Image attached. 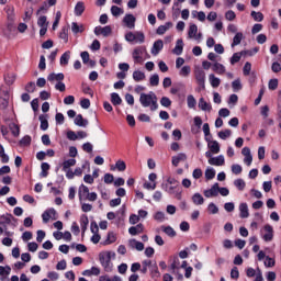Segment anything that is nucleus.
I'll list each match as a JSON object with an SVG mask.
<instances>
[{"label": "nucleus", "mask_w": 281, "mask_h": 281, "mask_svg": "<svg viewBox=\"0 0 281 281\" xmlns=\"http://www.w3.org/2000/svg\"><path fill=\"white\" fill-rule=\"evenodd\" d=\"M125 41H127V43H144V41H146V36L144 35L143 32H127L125 34Z\"/></svg>", "instance_id": "obj_5"}, {"label": "nucleus", "mask_w": 281, "mask_h": 281, "mask_svg": "<svg viewBox=\"0 0 281 281\" xmlns=\"http://www.w3.org/2000/svg\"><path fill=\"white\" fill-rule=\"evenodd\" d=\"M161 49H164V41L161 40H157L156 42H154L153 47H151V55L153 56H158L159 52H161Z\"/></svg>", "instance_id": "obj_16"}, {"label": "nucleus", "mask_w": 281, "mask_h": 281, "mask_svg": "<svg viewBox=\"0 0 281 281\" xmlns=\"http://www.w3.org/2000/svg\"><path fill=\"white\" fill-rule=\"evenodd\" d=\"M14 30H15L14 21H8L7 27L3 30V34L7 37H10V35L12 34V32H14Z\"/></svg>", "instance_id": "obj_31"}, {"label": "nucleus", "mask_w": 281, "mask_h": 281, "mask_svg": "<svg viewBox=\"0 0 281 281\" xmlns=\"http://www.w3.org/2000/svg\"><path fill=\"white\" fill-rule=\"evenodd\" d=\"M261 238L265 243H271L273 240V226L266 224L261 231Z\"/></svg>", "instance_id": "obj_7"}, {"label": "nucleus", "mask_w": 281, "mask_h": 281, "mask_svg": "<svg viewBox=\"0 0 281 281\" xmlns=\"http://www.w3.org/2000/svg\"><path fill=\"white\" fill-rule=\"evenodd\" d=\"M4 10L7 12L8 21H14V19H15L14 7H5Z\"/></svg>", "instance_id": "obj_45"}, {"label": "nucleus", "mask_w": 281, "mask_h": 281, "mask_svg": "<svg viewBox=\"0 0 281 281\" xmlns=\"http://www.w3.org/2000/svg\"><path fill=\"white\" fill-rule=\"evenodd\" d=\"M80 225L82 232H87V226L89 225V217L87 215H82L80 217Z\"/></svg>", "instance_id": "obj_50"}, {"label": "nucleus", "mask_w": 281, "mask_h": 281, "mask_svg": "<svg viewBox=\"0 0 281 281\" xmlns=\"http://www.w3.org/2000/svg\"><path fill=\"white\" fill-rule=\"evenodd\" d=\"M188 159V156L184 153H180L177 156L172 157L171 164L177 168L181 161H186Z\"/></svg>", "instance_id": "obj_21"}, {"label": "nucleus", "mask_w": 281, "mask_h": 281, "mask_svg": "<svg viewBox=\"0 0 281 281\" xmlns=\"http://www.w3.org/2000/svg\"><path fill=\"white\" fill-rule=\"evenodd\" d=\"M179 265H180L179 259L176 258L170 266V270H171V273H175L178 276V278L183 279V274H179Z\"/></svg>", "instance_id": "obj_29"}, {"label": "nucleus", "mask_w": 281, "mask_h": 281, "mask_svg": "<svg viewBox=\"0 0 281 281\" xmlns=\"http://www.w3.org/2000/svg\"><path fill=\"white\" fill-rule=\"evenodd\" d=\"M212 69L215 71V74H218V76H223V74L226 71L225 67L221 63H215Z\"/></svg>", "instance_id": "obj_37"}, {"label": "nucleus", "mask_w": 281, "mask_h": 281, "mask_svg": "<svg viewBox=\"0 0 281 281\" xmlns=\"http://www.w3.org/2000/svg\"><path fill=\"white\" fill-rule=\"evenodd\" d=\"M232 172L233 175H240L243 172V166L238 164L232 165Z\"/></svg>", "instance_id": "obj_62"}, {"label": "nucleus", "mask_w": 281, "mask_h": 281, "mask_svg": "<svg viewBox=\"0 0 281 281\" xmlns=\"http://www.w3.org/2000/svg\"><path fill=\"white\" fill-rule=\"evenodd\" d=\"M199 26L196 24H190L189 31H188V37L194 38V41H201L203 38V34L199 33Z\"/></svg>", "instance_id": "obj_10"}, {"label": "nucleus", "mask_w": 281, "mask_h": 281, "mask_svg": "<svg viewBox=\"0 0 281 281\" xmlns=\"http://www.w3.org/2000/svg\"><path fill=\"white\" fill-rule=\"evenodd\" d=\"M198 106L201 111H212V103H207L204 98L199 99Z\"/></svg>", "instance_id": "obj_23"}, {"label": "nucleus", "mask_w": 281, "mask_h": 281, "mask_svg": "<svg viewBox=\"0 0 281 281\" xmlns=\"http://www.w3.org/2000/svg\"><path fill=\"white\" fill-rule=\"evenodd\" d=\"M50 166L47 162H42L41 165V177H47L49 173L47 172L49 170Z\"/></svg>", "instance_id": "obj_54"}, {"label": "nucleus", "mask_w": 281, "mask_h": 281, "mask_svg": "<svg viewBox=\"0 0 281 281\" xmlns=\"http://www.w3.org/2000/svg\"><path fill=\"white\" fill-rule=\"evenodd\" d=\"M187 104L189 109H194L196 106V99H194V95L189 94L187 98Z\"/></svg>", "instance_id": "obj_52"}, {"label": "nucleus", "mask_w": 281, "mask_h": 281, "mask_svg": "<svg viewBox=\"0 0 281 281\" xmlns=\"http://www.w3.org/2000/svg\"><path fill=\"white\" fill-rule=\"evenodd\" d=\"M71 32H72V34H75V36L78 34H82V32H85V25L79 24L77 22H72L71 23Z\"/></svg>", "instance_id": "obj_24"}, {"label": "nucleus", "mask_w": 281, "mask_h": 281, "mask_svg": "<svg viewBox=\"0 0 281 281\" xmlns=\"http://www.w3.org/2000/svg\"><path fill=\"white\" fill-rule=\"evenodd\" d=\"M149 85L151 87H159V75L155 74L149 78Z\"/></svg>", "instance_id": "obj_57"}, {"label": "nucleus", "mask_w": 281, "mask_h": 281, "mask_svg": "<svg viewBox=\"0 0 281 281\" xmlns=\"http://www.w3.org/2000/svg\"><path fill=\"white\" fill-rule=\"evenodd\" d=\"M194 77L200 87V91H205V71H203V69H196L194 70Z\"/></svg>", "instance_id": "obj_8"}, {"label": "nucleus", "mask_w": 281, "mask_h": 281, "mask_svg": "<svg viewBox=\"0 0 281 281\" xmlns=\"http://www.w3.org/2000/svg\"><path fill=\"white\" fill-rule=\"evenodd\" d=\"M85 12V2L79 1L75 5V15L76 16H82V13Z\"/></svg>", "instance_id": "obj_35"}, {"label": "nucleus", "mask_w": 281, "mask_h": 281, "mask_svg": "<svg viewBox=\"0 0 281 281\" xmlns=\"http://www.w3.org/2000/svg\"><path fill=\"white\" fill-rule=\"evenodd\" d=\"M74 122L76 126H80L81 128H87V126H89V120L82 117V114H78Z\"/></svg>", "instance_id": "obj_19"}, {"label": "nucleus", "mask_w": 281, "mask_h": 281, "mask_svg": "<svg viewBox=\"0 0 281 281\" xmlns=\"http://www.w3.org/2000/svg\"><path fill=\"white\" fill-rule=\"evenodd\" d=\"M70 58H71V52L69 50L65 52L59 59L60 65H69Z\"/></svg>", "instance_id": "obj_43"}, {"label": "nucleus", "mask_w": 281, "mask_h": 281, "mask_svg": "<svg viewBox=\"0 0 281 281\" xmlns=\"http://www.w3.org/2000/svg\"><path fill=\"white\" fill-rule=\"evenodd\" d=\"M53 218V221H56V210L55 209H48L44 211L42 214V221L43 223H49V220Z\"/></svg>", "instance_id": "obj_13"}, {"label": "nucleus", "mask_w": 281, "mask_h": 281, "mask_svg": "<svg viewBox=\"0 0 281 281\" xmlns=\"http://www.w3.org/2000/svg\"><path fill=\"white\" fill-rule=\"evenodd\" d=\"M78 198H79V203H82L85 201L94 202V201H98V193L89 192V187L85 184H80L78 189Z\"/></svg>", "instance_id": "obj_2"}, {"label": "nucleus", "mask_w": 281, "mask_h": 281, "mask_svg": "<svg viewBox=\"0 0 281 281\" xmlns=\"http://www.w3.org/2000/svg\"><path fill=\"white\" fill-rule=\"evenodd\" d=\"M59 38L64 41L65 43H69V27L64 26L59 33Z\"/></svg>", "instance_id": "obj_34"}, {"label": "nucleus", "mask_w": 281, "mask_h": 281, "mask_svg": "<svg viewBox=\"0 0 281 281\" xmlns=\"http://www.w3.org/2000/svg\"><path fill=\"white\" fill-rule=\"evenodd\" d=\"M117 240V237L113 233H108L106 239L104 241V245H113Z\"/></svg>", "instance_id": "obj_53"}, {"label": "nucleus", "mask_w": 281, "mask_h": 281, "mask_svg": "<svg viewBox=\"0 0 281 281\" xmlns=\"http://www.w3.org/2000/svg\"><path fill=\"white\" fill-rule=\"evenodd\" d=\"M133 80H135V82H142V80H146V74L142 70H135L133 72Z\"/></svg>", "instance_id": "obj_33"}, {"label": "nucleus", "mask_w": 281, "mask_h": 281, "mask_svg": "<svg viewBox=\"0 0 281 281\" xmlns=\"http://www.w3.org/2000/svg\"><path fill=\"white\" fill-rule=\"evenodd\" d=\"M144 233V224H137L136 226H132L128 228V234L131 236H137L138 234Z\"/></svg>", "instance_id": "obj_22"}, {"label": "nucleus", "mask_w": 281, "mask_h": 281, "mask_svg": "<svg viewBox=\"0 0 281 281\" xmlns=\"http://www.w3.org/2000/svg\"><path fill=\"white\" fill-rule=\"evenodd\" d=\"M161 232H164V234H166L170 238H175V236H177V232L175 231V228H172V226H161Z\"/></svg>", "instance_id": "obj_32"}, {"label": "nucleus", "mask_w": 281, "mask_h": 281, "mask_svg": "<svg viewBox=\"0 0 281 281\" xmlns=\"http://www.w3.org/2000/svg\"><path fill=\"white\" fill-rule=\"evenodd\" d=\"M148 56V50L146 49V46H137L132 52V57L135 64H142L144 63V58Z\"/></svg>", "instance_id": "obj_4"}, {"label": "nucleus", "mask_w": 281, "mask_h": 281, "mask_svg": "<svg viewBox=\"0 0 281 281\" xmlns=\"http://www.w3.org/2000/svg\"><path fill=\"white\" fill-rule=\"evenodd\" d=\"M115 256V252L104 251L99 254V262L103 267L105 273H111L113 271V262L111 257Z\"/></svg>", "instance_id": "obj_3"}, {"label": "nucleus", "mask_w": 281, "mask_h": 281, "mask_svg": "<svg viewBox=\"0 0 281 281\" xmlns=\"http://www.w3.org/2000/svg\"><path fill=\"white\" fill-rule=\"evenodd\" d=\"M76 166V159L70 158L63 162V170H70L71 167Z\"/></svg>", "instance_id": "obj_44"}, {"label": "nucleus", "mask_w": 281, "mask_h": 281, "mask_svg": "<svg viewBox=\"0 0 281 281\" xmlns=\"http://www.w3.org/2000/svg\"><path fill=\"white\" fill-rule=\"evenodd\" d=\"M204 175L207 181H212V179L216 177V170H214L212 167H207Z\"/></svg>", "instance_id": "obj_41"}, {"label": "nucleus", "mask_w": 281, "mask_h": 281, "mask_svg": "<svg viewBox=\"0 0 281 281\" xmlns=\"http://www.w3.org/2000/svg\"><path fill=\"white\" fill-rule=\"evenodd\" d=\"M9 128L13 135V137H19L21 130L19 128V125H16L15 123H11L9 125Z\"/></svg>", "instance_id": "obj_47"}, {"label": "nucleus", "mask_w": 281, "mask_h": 281, "mask_svg": "<svg viewBox=\"0 0 281 281\" xmlns=\"http://www.w3.org/2000/svg\"><path fill=\"white\" fill-rule=\"evenodd\" d=\"M172 54L176 56H181L183 54V40H178L175 48L172 49Z\"/></svg>", "instance_id": "obj_28"}, {"label": "nucleus", "mask_w": 281, "mask_h": 281, "mask_svg": "<svg viewBox=\"0 0 281 281\" xmlns=\"http://www.w3.org/2000/svg\"><path fill=\"white\" fill-rule=\"evenodd\" d=\"M111 102L114 106H120V104H122V98L117 92L111 93Z\"/></svg>", "instance_id": "obj_38"}, {"label": "nucleus", "mask_w": 281, "mask_h": 281, "mask_svg": "<svg viewBox=\"0 0 281 281\" xmlns=\"http://www.w3.org/2000/svg\"><path fill=\"white\" fill-rule=\"evenodd\" d=\"M115 168L119 170V172H124V170H126V162L123 160H117L115 162Z\"/></svg>", "instance_id": "obj_60"}, {"label": "nucleus", "mask_w": 281, "mask_h": 281, "mask_svg": "<svg viewBox=\"0 0 281 281\" xmlns=\"http://www.w3.org/2000/svg\"><path fill=\"white\" fill-rule=\"evenodd\" d=\"M207 212L209 214H218V206H216L214 204V202H211L209 205H207Z\"/></svg>", "instance_id": "obj_59"}, {"label": "nucleus", "mask_w": 281, "mask_h": 281, "mask_svg": "<svg viewBox=\"0 0 281 281\" xmlns=\"http://www.w3.org/2000/svg\"><path fill=\"white\" fill-rule=\"evenodd\" d=\"M204 196L206 199H212V196H218V182H215L211 189L204 191Z\"/></svg>", "instance_id": "obj_14"}, {"label": "nucleus", "mask_w": 281, "mask_h": 281, "mask_svg": "<svg viewBox=\"0 0 281 281\" xmlns=\"http://www.w3.org/2000/svg\"><path fill=\"white\" fill-rule=\"evenodd\" d=\"M225 19H226V21H234V19H236V12L228 10L225 13Z\"/></svg>", "instance_id": "obj_64"}, {"label": "nucleus", "mask_w": 281, "mask_h": 281, "mask_svg": "<svg viewBox=\"0 0 281 281\" xmlns=\"http://www.w3.org/2000/svg\"><path fill=\"white\" fill-rule=\"evenodd\" d=\"M111 14L113 16H120L121 14H124V10L117 5H112L111 7Z\"/></svg>", "instance_id": "obj_51"}, {"label": "nucleus", "mask_w": 281, "mask_h": 281, "mask_svg": "<svg viewBox=\"0 0 281 281\" xmlns=\"http://www.w3.org/2000/svg\"><path fill=\"white\" fill-rule=\"evenodd\" d=\"M210 166H225V156L218 155L209 159Z\"/></svg>", "instance_id": "obj_17"}, {"label": "nucleus", "mask_w": 281, "mask_h": 281, "mask_svg": "<svg viewBox=\"0 0 281 281\" xmlns=\"http://www.w3.org/2000/svg\"><path fill=\"white\" fill-rule=\"evenodd\" d=\"M38 27H48L49 22H47V16L41 15L37 20Z\"/></svg>", "instance_id": "obj_49"}, {"label": "nucleus", "mask_w": 281, "mask_h": 281, "mask_svg": "<svg viewBox=\"0 0 281 281\" xmlns=\"http://www.w3.org/2000/svg\"><path fill=\"white\" fill-rule=\"evenodd\" d=\"M247 54L248 56H254V53H251V50H241L240 53H235L231 58V65H236V63H240V58H243V56Z\"/></svg>", "instance_id": "obj_12"}, {"label": "nucleus", "mask_w": 281, "mask_h": 281, "mask_svg": "<svg viewBox=\"0 0 281 281\" xmlns=\"http://www.w3.org/2000/svg\"><path fill=\"white\" fill-rule=\"evenodd\" d=\"M244 38L245 36L243 35V33L240 32L236 33L235 36L233 37L232 47H236V45H240Z\"/></svg>", "instance_id": "obj_40"}, {"label": "nucleus", "mask_w": 281, "mask_h": 281, "mask_svg": "<svg viewBox=\"0 0 281 281\" xmlns=\"http://www.w3.org/2000/svg\"><path fill=\"white\" fill-rule=\"evenodd\" d=\"M135 21H137V19L131 13L125 14L123 18V23L128 30H135Z\"/></svg>", "instance_id": "obj_11"}, {"label": "nucleus", "mask_w": 281, "mask_h": 281, "mask_svg": "<svg viewBox=\"0 0 281 281\" xmlns=\"http://www.w3.org/2000/svg\"><path fill=\"white\" fill-rule=\"evenodd\" d=\"M232 87L234 91H240L243 89V83H240V79H236L232 82Z\"/></svg>", "instance_id": "obj_63"}, {"label": "nucleus", "mask_w": 281, "mask_h": 281, "mask_svg": "<svg viewBox=\"0 0 281 281\" xmlns=\"http://www.w3.org/2000/svg\"><path fill=\"white\" fill-rule=\"evenodd\" d=\"M190 74H192V68L190 66H183L179 70V76H181V78H188V76H190Z\"/></svg>", "instance_id": "obj_42"}, {"label": "nucleus", "mask_w": 281, "mask_h": 281, "mask_svg": "<svg viewBox=\"0 0 281 281\" xmlns=\"http://www.w3.org/2000/svg\"><path fill=\"white\" fill-rule=\"evenodd\" d=\"M209 81L213 89H218V87H221V78L216 77L214 74L209 75Z\"/></svg>", "instance_id": "obj_26"}, {"label": "nucleus", "mask_w": 281, "mask_h": 281, "mask_svg": "<svg viewBox=\"0 0 281 281\" xmlns=\"http://www.w3.org/2000/svg\"><path fill=\"white\" fill-rule=\"evenodd\" d=\"M113 29L110 25L106 26H95L94 34L95 36H111Z\"/></svg>", "instance_id": "obj_9"}, {"label": "nucleus", "mask_w": 281, "mask_h": 281, "mask_svg": "<svg viewBox=\"0 0 281 281\" xmlns=\"http://www.w3.org/2000/svg\"><path fill=\"white\" fill-rule=\"evenodd\" d=\"M192 201L194 205H203L205 203V199L203 198V195H201V193H194L192 195Z\"/></svg>", "instance_id": "obj_36"}, {"label": "nucleus", "mask_w": 281, "mask_h": 281, "mask_svg": "<svg viewBox=\"0 0 281 281\" xmlns=\"http://www.w3.org/2000/svg\"><path fill=\"white\" fill-rule=\"evenodd\" d=\"M48 82H63L65 80V74L63 72H52L47 76Z\"/></svg>", "instance_id": "obj_15"}, {"label": "nucleus", "mask_w": 281, "mask_h": 281, "mask_svg": "<svg viewBox=\"0 0 281 281\" xmlns=\"http://www.w3.org/2000/svg\"><path fill=\"white\" fill-rule=\"evenodd\" d=\"M38 120L41 122V125H40L41 131H47V128H49V122L47 121V114H41L38 116Z\"/></svg>", "instance_id": "obj_27"}, {"label": "nucleus", "mask_w": 281, "mask_h": 281, "mask_svg": "<svg viewBox=\"0 0 281 281\" xmlns=\"http://www.w3.org/2000/svg\"><path fill=\"white\" fill-rule=\"evenodd\" d=\"M207 148H210L213 155H218V153H221V145L217 143V140L209 142Z\"/></svg>", "instance_id": "obj_25"}, {"label": "nucleus", "mask_w": 281, "mask_h": 281, "mask_svg": "<svg viewBox=\"0 0 281 281\" xmlns=\"http://www.w3.org/2000/svg\"><path fill=\"white\" fill-rule=\"evenodd\" d=\"M170 27H172V22H166L164 25L158 26V29L156 30V33L161 36L164 35L165 32H168V30H170Z\"/></svg>", "instance_id": "obj_30"}, {"label": "nucleus", "mask_w": 281, "mask_h": 281, "mask_svg": "<svg viewBox=\"0 0 281 281\" xmlns=\"http://www.w3.org/2000/svg\"><path fill=\"white\" fill-rule=\"evenodd\" d=\"M268 89L270 91H276V89H278V79H270L268 82Z\"/></svg>", "instance_id": "obj_61"}, {"label": "nucleus", "mask_w": 281, "mask_h": 281, "mask_svg": "<svg viewBox=\"0 0 281 281\" xmlns=\"http://www.w3.org/2000/svg\"><path fill=\"white\" fill-rule=\"evenodd\" d=\"M161 188H162V190H165V192H168V194H173L175 198H176L178 201H181V199H182L181 192H182V191H181L180 188L169 186L168 183H162V184H161Z\"/></svg>", "instance_id": "obj_6"}, {"label": "nucleus", "mask_w": 281, "mask_h": 281, "mask_svg": "<svg viewBox=\"0 0 281 281\" xmlns=\"http://www.w3.org/2000/svg\"><path fill=\"white\" fill-rule=\"evenodd\" d=\"M139 103L144 109H150V111H157L159 109V103H157V94L155 92L149 91L148 93H140Z\"/></svg>", "instance_id": "obj_1"}, {"label": "nucleus", "mask_w": 281, "mask_h": 281, "mask_svg": "<svg viewBox=\"0 0 281 281\" xmlns=\"http://www.w3.org/2000/svg\"><path fill=\"white\" fill-rule=\"evenodd\" d=\"M234 186H235V188H237V190H240V191H243V190H245V186H246V183H245V180H243V179H236L235 181H234Z\"/></svg>", "instance_id": "obj_56"}, {"label": "nucleus", "mask_w": 281, "mask_h": 281, "mask_svg": "<svg viewBox=\"0 0 281 281\" xmlns=\"http://www.w3.org/2000/svg\"><path fill=\"white\" fill-rule=\"evenodd\" d=\"M154 220L158 223H164L166 221V213L158 211L154 214Z\"/></svg>", "instance_id": "obj_48"}, {"label": "nucleus", "mask_w": 281, "mask_h": 281, "mask_svg": "<svg viewBox=\"0 0 281 281\" xmlns=\"http://www.w3.org/2000/svg\"><path fill=\"white\" fill-rule=\"evenodd\" d=\"M250 16L254 19V21H257L259 23L265 21V15L262 14V12L251 11Z\"/></svg>", "instance_id": "obj_46"}, {"label": "nucleus", "mask_w": 281, "mask_h": 281, "mask_svg": "<svg viewBox=\"0 0 281 281\" xmlns=\"http://www.w3.org/2000/svg\"><path fill=\"white\" fill-rule=\"evenodd\" d=\"M240 218H249V205L246 202L239 204Z\"/></svg>", "instance_id": "obj_18"}, {"label": "nucleus", "mask_w": 281, "mask_h": 281, "mask_svg": "<svg viewBox=\"0 0 281 281\" xmlns=\"http://www.w3.org/2000/svg\"><path fill=\"white\" fill-rule=\"evenodd\" d=\"M128 247L136 249V251H144V243L137 241V239H130Z\"/></svg>", "instance_id": "obj_20"}, {"label": "nucleus", "mask_w": 281, "mask_h": 281, "mask_svg": "<svg viewBox=\"0 0 281 281\" xmlns=\"http://www.w3.org/2000/svg\"><path fill=\"white\" fill-rule=\"evenodd\" d=\"M220 139H227V137H232V130H224L218 132Z\"/></svg>", "instance_id": "obj_55"}, {"label": "nucleus", "mask_w": 281, "mask_h": 281, "mask_svg": "<svg viewBox=\"0 0 281 281\" xmlns=\"http://www.w3.org/2000/svg\"><path fill=\"white\" fill-rule=\"evenodd\" d=\"M160 104L161 106H165L166 109H168V106H172V101L168 97H162L160 99Z\"/></svg>", "instance_id": "obj_58"}, {"label": "nucleus", "mask_w": 281, "mask_h": 281, "mask_svg": "<svg viewBox=\"0 0 281 281\" xmlns=\"http://www.w3.org/2000/svg\"><path fill=\"white\" fill-rule=\"evenodd\" d=\"M4 82L10 87L16 82V74H7L4 76Z\"/></svg>", "instance_id": "obj_39"}]
</instances>
